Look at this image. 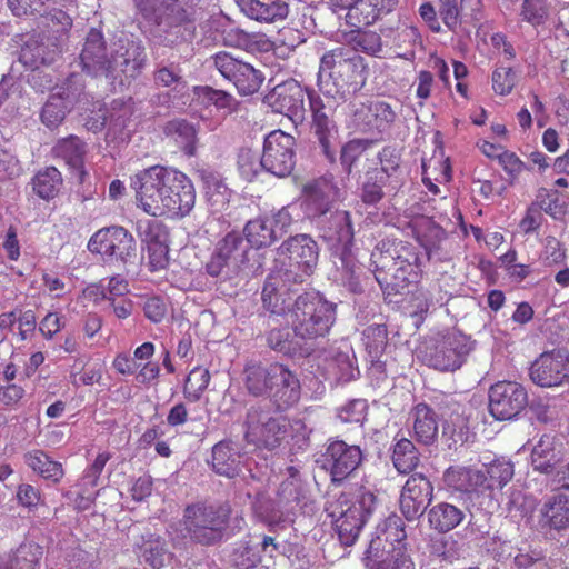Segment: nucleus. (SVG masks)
<instances>
[{
  "mask_svg": "<svg viewBox=\"0 0 569 569\" xmlns=\"http://www.w3.org/2000/svg\"><path fill=\"white\" fill-rule=\"evenodd\" d=\"M138 208L147 214L180 220L196 204V189L182 171L160 164L151 166L131 177Z\"/></svg>",
  "mask_w": 569,
  "mask_h": 569,
  "instance_id": "obj_1",
  "label": "nucleus"
},
{
  "mask_svg": "<svg viewBox=\"0 0 569 569\" xmlns=\"http://www.w3.org/2000/svg\"><path fill=\"white\" fill-rule=\"evenodd\" d=\"M422 253L417 246L397 239H383L371 252L373 276L380 288L399 293L422 277Z\"/></svg>",
  "mask_w": 569,
  "mask_h": 569,
  "instance_id": "obj_2",
  "label": "nucleus"
},
{
  "mask_svg": "<svg viewBox=\"0 0 569 569\" xmlns=\"http://www.w3.org/2000/svg\"><path fill=\"white\" fill-rule=\"evenodd\" d=\"M337 318V306L320 296H299L291 309V328L307 347L329 336Z\"/></svg>",
  "mask_w": 569,
  "mask_h": 569,
  "instance_id": "obj_3",
  "label": "nucleus"
},
{
  "mask_svg": "<svg viewBox=\"0 0 569 569\" xmlns=\"http://www.w3.org/2000/svg\"><path fill=\"white\" fill-rule=\"evenodd\" d=\"M231 513L228 502L190 503L183 510L182 525L191 541L213 546L222 541Z\"/></svg>",
  "mask_w": 569,
  "mask_h": 569,
  "instance_id": "obj_4",
  "label": "nucleus"
},
{
  "mask_svg": "<svg viewBox=\"0 0 569 569\" xmlns=\"http://www.w3.org/2000/svg\"><path fill=\"white\" fill-rule=\"evenodd\" d=\"M319 73L327 74L337 93H356L367 80L365 59L350 49L337 47L327 51L320 59Z\"/></svg>",
  "mask_w": 569,
  "mask_h": 569,
  "instance_id": "obj_5",
  "label": "nucleus"
},
{
  "mask_svg": "<svg viewBox=\"0 0 569 569\" xmlns=\"http://www.w3.org/2000/svg\"><path fill=\"white\" fill-rule=\"evenodd\" d=\"M307 97L311 112V129L326 159L335 163L338 147L337 127L332 119L335 101L332 97H321L315 90H307Z\"/></svg>",
  "mask_w": 569,
  "mask_h": 569,
  "instance_id": "obj_6",
  "label": "nucleus"
},
{
  "mask_svg": "<svg viewBox=\"0 0 569 569\" xmlns=\"http://www.w3.org/2000/svg\"><path fill=\"white\" fill-rule=\"evenodd\" d=\"M88 250L100 254L106 261L127 263L136 257L133 236L122 226H110L97 230L88 241Z\"/></svg>",
  "mask_w": 569,
  "mask_h": 569,
  "instance_id": "obj_7",
  "label": "nucleus"
},
{
  "mask_svg": "<svg viewBox=\"0 0 569 569\" xmlns=\"http://www.w3.org/2000/svg\"><path fill=\"white\" fill-rule=\"evenodd\" d=\"M321 237L336 250H340L343 268L351 277L356 273L357 263L351 252L355 241V228L351 213L336 210L318 224Z\"/></svg>",
  "mask_w": 569,
  "mask_h": 569,
  "instance_id": "obj_8",
  "label": "nucleus"
},
{
  "mask_svg": "<svg viewBox=\"0 0 569 569\" xmlns=\"http://www.w3.org/2000/svg\"><path fill=\"white\" fill-rule=\"evenodd\" d=\"M244 427L247 442L274 449L287 436L288 420L284 417H271L259 407H251L247 412Z\"/></svg>",
  "mask_w": 569,
  "mask_h": 569,
  "instance_id": "obj_9",
  "label": "nucleus"
},
{
  "mask_svg": "<svg viewBox=\"0 0 569 569\" xmlns=\"http://www.w3.org/2000/svg\"><path fill=\"white\" fill-rule=\"evenodd\" d=\"M363 461V451L357 445L343 440H330L323 453V469L333 486H341L351 478Z\"/></svg>",
  "mask_w": 569,
  "mask_h": 569,
  "instance_id": "obj_10",
  "label": "nucleus"
},
{
  "mask_svg": "<svg viewBox=\"0 0 569 569\" xmlns=\"http://www.w3.org/2000/svg\"><path fill=\"white\" fill-rule=\"evenodd\" d=\"M471 343L462 333H448L437 340L425 353L427 365L439 371H455L466 361Z\"/></svg>",
  "mask_w": 569,
  "mask_h": 569,
  "instance_id": "obj_11",
  "label": "nucleus"
},
{
  "mask_svg": "<svg viewBox=\"0 0 569 569\" xmlns=\"http://www.w3.org/2000/svg\"><path fill=\"white\" fill-rule=\"evenodd\" d=\"M295 147L296 139L282 130L267 134L262 151L264 170L279 178L288 177L296 166Z\"/></svg>",
  "mask_w": 569,
  "mask_h": 569,
  "instance_id": "obj_12",
  "label": "nucleus"
},
{
  "mask_svg": "<svg viewBox=\"0 0 569 569\" xmlns=\"http://www.w3.org/2000/svg\"><path fill=\"white\" fill-rule=\"evenodd\" d=\"M528 402L526 389L518 382L498 381L489 389V412L496 420H509Z\"/></svg>",
  "mask_w": 569,
  "mask_h": 569,
  "instance_id": "obj_13",
  "label": "nucleus"
},
{
  "mask_svg": "<svg viewBox=\"0 0 569 569\" xmlns=\"http://www.w3.org/2000/svg\"><path fill=\"white\" fill-rule=\"evenodd\" d=\"M530 378L545 388L562 385L569 378V352L556 349L540 355L531 365Z\"/></svg>",
  "mask_w": 569,
  "mask_h": 569,
  "instance_id": "obj_14",
  "label": "nucleus"
},
{
  "mask_svg": "<svg viewBox=\"0 0 569 569\" xmlns=\"http://www.w3.org/2000/svg\"><path fill=\"white\" fill-rule=\"evenodd\" d=\"M433 498V486L422 473H412L402 487L399 505L408 521L419 519Z\"/></svg>",
  "mask_w": 569,
  "mask_h": 569,
  "instance_id": "obj_15",
  "label": "nucleus"
},
{
  "mask_svg": "<svg viewBox=\"0 0 569 569\" xmlns=\"http://www.w3.org/2000/svg\"><path fill=\"white\" fill-rule=\"evenodd\" d=\"M338 188L327 179H318L303 188L302 209L308 219L317 226L332 213Z\"/></svg>",
  "mask_w": 569,
  "mask_h": 569,
  "instance_id": "obj_16",
  "label": "nucleus"
},
{
  "mask_svg": "<svg viewBox=\"0 0 569 569\" xmlns=\"http://www.w3.org/2000/svg\"><path fill=\"white\" fill-rule=\"evenodd\" d=\"M305 90L293 79L277 84L264 98L266 103L277 113L291 120H302L305 117Z\"/></svg>",
  "mask_w": 569,
  "mask_h": 569,
  "instance_id": "obj_17",
  "label": "nucleus"
},
{
  "mask_svg": "<svg viewBox=\"0 0 569 569\" xmlns=\"http://www.w3.org/2000/svg\"><path fill=\"white\" fill-rule=\"evenodd\" d=\"M300 397L301 383L297 373L287 365L279 362L264 399H268L277 410L286 411L296 406Z\"/></svg>",
  "mask_w": 569,
  "mask_h": 569,
  "instance_id": "obj_18",
  "label": "nucleus"
},
{
  "mask_svg": "<svg viewBox=\"0 0 569 569\" xmlns=\"http://www.w3.org/2000/svg\"><path fill=\"white\" fill-rule=\"evenodd\" d=\"M244 253L246 248L241 234L237 231L228 232L216 243L210 259L204 264L206 272L211 277H219L229 264L242 263Z\"/></svg>",
  "mask_w": 569,
  "mask_h": 569,
  "instance_id": "obj_19",
  "label": "nucleus"
},
{
  "mask_svg": "<svg viewBox=\"0 0 569 569\" xmlns=\"http://www.w3.org/2000/svg\"><path fill=\"white\" fill-rule=\"evenodd\" d=\"M79 80L80 77L78 74H70L66 80L67 87H61L57 93L49 97L40 114L41 121L46 127L54 129L62 123L68 111L69 100L79 94L82 89V83H79V87L71 90V86L77 84Z\"/></svg>",
  "mask_w": 569,
  "mask_h": 569,
  "instance_id": "obj_20",
  "label": "nucleus"
},
{
  "mask_svg": "<svg viewBox=\"0 0 569 569\" xmlns=\"http://www.w3.org/2000/svg\"><path fill=\"white\" fill-rule=\"evenodd\" d=\"M381 538L371 539L365 557L368 569H415L406 548L393 547L381 551Z\"/></svg>",
  "mask_w": 569,
  "mask_h": 569,
  "instance_id": "obj_21",
  "label": "nucleus"
},
{
  "mask_svg": "<svg viewBox=\"0 0 569 569\" xmlns=\"http://www.w3.org/2000/svg\"><path fill=\"white\" fill-rule=\"evenodd\" d=\"M134 6L146 21L157 27H161L168 19H176L179 20L177 27L189 30L184 9L172 0H134Z\"/></svg>",
  "mask_w": 569,
  "mask_h": 569,
  "instance_id": "obj_22",
  "label": "nucleus"
},
{
  "mask_svg": "<svg viewBox=\"0 0 569 569\" xmlns=\"http://www.w3.org/2000/svg\"><path fill=\"white\" fill-rule=\"evenodd\" d=\"M146 63L144 47L140 41H120L118 49L110 58V71L108 73L121 72L126 78H136Z\"/></svg>",
  "mask_w": 569,
  "mask_h": 569,
  "instance_id": "obj_23",
  "label": "nucleus"
},
{
  "mask_svg": "<svg viewBox=\"0 0 569 569\" xmlns=\"http://www.w3.org/2000/svg\"><path fill=\"white\" fill-rule=\"evenodd\" d=\"M279 362L247 361L241 372L246 392L252 398H266Z\"/></svg>",
  "mask_w": 569,
  "mask_h": 569,
  "instance_id": "obj_24",
  "label": "nucleus"
},
{
  "mask_svg": "<svg viewBox=\"0 0 569 569\" xmlns=\"http://www.w3.org/2000/svg\"><path fill=\"white\" fill-rule=\"evenodd\" d=\"M479 471L482 476L480 479L481 496L493 499L497 492H500L513 478L515 467L511 461L498 458L483 465Z\"/></svg>",
  "mask_w": 569,
  "mask_h": 569,
  "instance_id": "obj_25",
  "label": "nucleus"
},
{
  "mask_svg": "<svg viewBox=\"0 0 569 569\" xmlns=\"http://www.w3.org/2000/svg\"><path fill=\"white\" fill-rule=\"evenodd\" d=\"M288 254L291 266H297L302 272L309 274L318 261L317 243L306 234L291 237L281 246Z\"/></svg>",
  "mask_w": 569,
  "mask_h": 569,
  "instance_id": "obj_26",
  "label": "nucleus"
},
{
  "mask_svg": "<svg viewBox=\"0 0 569 569\" xmlns=\"http://www.w3.org/2000/svg\"><path fill=\"white\" fill-rule=\"evenodd\" d=\"M80 60L83 70L88 73H98L110 71V59L107 57L106 42L103 34L97 30L91 29L86 38L83 49L80 53Z\"/></svg>",
  "mask_w": 569,
  "mask_h": 569,
  "instance_id": "obj_27",
  "label": "nucleus"
},
{
  "mask_svg": "<svg viewBox=\"0 0 569 569\" xmlns=\"http://www.w3.org/2000/svg\"><path fill=\"white\" fill-rule=\"evenodd\" d=\"M539 522L542 528L563 530L569 527V493L560 489L541 507Z\"/></svg>",
  "mask_w": 569,
  "mask_h": 569,
  "instance_id": "obj_28",
  "label": "nucleus"
},
{
  "mask_svg": "<svg viewBox=\"0 0 569 569\" xmlns=\"http://www.w3.org/2000/svg\"><path fill=\"white\" fill-rule=\"evenodd\" d=\"M481 477L479 469L451 466L443 473V482L452 491L479 497L481 496Z\"/></svg>",
  "mask_w": 569,
  "mask_h": 569,
  "instance_id": "obj_29",
  "label": "nucleus"
},
{
  "mask_svg": "<svg viewBox=\"0 0 569 569\" xmlns=\"http://www.w3.org/2000/svg\"><path fill=\"white\" fill-rule=\"evenodd\" d=\"M309 497L301 478H287L279 485L276 503L282 512H295L308 507Z\"/></svg>",
  "mask_w": 569,
  "mask_h": 569,
  "instance_id": "obj_30",
  "label": "nucleus"
},
{
  "mask_svg": "<svg viewBox=\"0 0 569 569\" xmlns=\"http://www.w3.org/2000/svg\"><path fill=\"white\" fill-rule=\"evenodd\" d=\"M415 439L423 445H432L438 439L439 423L435 410L426 402L417 403L411 410Z\"/></svg>",
  "mask_w": 569,
  "mask_h": 569,
  "instance_id": "obj_31",
  "label": "nucleus"
},
{
  "mask_svg": "<svg viewBox=\"0 0 569 569\" xmlns=\"http://www.w3.org/2000/svg\"><path fill=\"white\" fill-rule=\"evenodd\" d=\"M241 10L260 22H276L288 17L289 6L282 0H239Z\"/></svg>",
  "mask_w": 569,
  "mask_h": 569,
  "instance_id": "obj_32",
  "label": "nucleus"
},
{
  "mask_svg": "<svg viewBox=\"0 0 569 569\" xmlns=\"http://www.w3.org/2000/svg\"><path fill=\"white\" fill-rule=\"evenodd\" d=\"M23 460L34 473L52 485L60 483L66 475L62 463L53 460L41 449L27 451Z\"/></svg>",
  "mask_w": 569,
  "mask_h": 569,
  "instance_id": "obj_33",
  "label": "nucleus"
},
{
  "mask_svg": "<svg viewBox=\"0 0 569 569\" xmlns=\"http://www.w3.org/2000/svg\"><path fill=\"white\" fill-rule=\"evenodd\" d=\"M163 134L170 139L187 157L197 152L198 131L186 119H173L163 126Z\"/></svg>",
  "mask_w": 569,
  "mask_h": 569,
  "instance_id": "obj_34",
  "label": "nucleus"
},
{
  "mask_svg": "<svg viewBox=\"0 0 569 569\" xmlns=\"http://www.w3.org/2000/svg\"><path fill=\"white\" fill-rule=\"evenodd\" d=\"M211 467L216 473L227 478L240 472V453L231 440L219 441L212 447Z\"/></svg>",
  "mask_w": 569,
  "mask_h": 569,
  "instance_id": "obj_35",
  "label": "nucleus"
},
{
  "mask_svg": "<svg viewBox=\"0 0 569 569\" xmlns=\"http://www.w3.org/2000/svg\"><path fill=\"white\" fill-rule=\"evenodd\" d=\"M366 522V512L361 507L350 506L335 520V528L340 542L352 546Z\"/></svg>",
  "mask_w": 569,
  "mask_h": 569,
  "instance_id": "obj_36",
  "label": "nucleus"
},
{
  "mask_svg": "<svg viewBox=\"0 0 569 569\" xmlns=\"http://www.w3.org/2000/svg\"><path fill=\"white\" fill-rule=\"evenodd\" d=\"M431 529L439 533H446L457 528L466 515L459 507L449 502H438L427 512Z\"/></svg>",
  "mask_w": 569,
  "mask_h": 569,
  "instance_id": "obj_37",
  "label": "nucleus"
},
{
  "mask_svg": "<svg viewBox=\"0 0 569 569\" xmlns=\"http://www.w3.org/2000/svg\"><path fill=\"white\" fill-rule=\"evenodd\" d=\"M268 346L286 356L307 357L311 353V348L307 347L302 340L291 333L288 328L272 329L267 333Z\"/></svg>",
  "mask_w": 569,
  "mask_h": 569,
  "instance_id": "obj_38",
  "label": "nucleus"
},
{
  "mask_svg": "<svg viewBox=\"0 0 569 569\" xmlns=\"http://www.w3.org/2000/svg\"><path fill=\"white\" fill-rule=\"evenodd\" d=\"M243 236L250 247L254 249L270 247L279 239L277 229L272 227L270 219L266 216L249 220L243 227Z\"/></svg>",
  "mask_w": 569,
  "mask_h": 569,
  "instance_id": "obj_39",
  "label": "nucleus"
},
{
  "mask_svg": "<svg viewBox=\"0 0 569 569\" xmlns=\"http://www.w3.org/2000/svg\"><path fill=\"white\" fill-rule=\"evenodd\" d=\"M62 183V174L53 166L38 170L30 182L33 192L46 201H50L59 194Z\"/></svg>",
  "mask_w": 569,
  "mask_h": 569,
  "instance_id": "obj_40",
  "label": "nucleus"
},
{
  "mask_svg": "<svg viewBox=\"0 0 569 569\" xmlns=\"http://www.w3.org/2000/svg\"><path fill=\"white\" fill-rule=\"evenodd\" d=\"M559 460L556 438L550 435H542L531 452L532 467L540 472L550 473Z\"/></svg>",
  "mask_w": 569,
  "mask_h": 569,
  "instance_id": "obj_41",
  "label": "nucleus"
},
{
  "mask_svg": "<svg viewBox=\"0 0 569 569\" xmlns=\"http://www.w3.org/2000/svg\"><path fill=\"white\" fill-rule=\"evenodd\" d=\"M201 180L207 199L213 210L221 211L226 209L230 202L231 190L222 178L213 171L203 170L201 172Z\"/></svg>",
  "mask_w": 569,
  "mask_h": 569,
  "instance_id": "obj_42",
  "label": "nucleus"
},
{
  "mask_svg": "<svg viewBox=\"0 0 569 569\" xmlns=\"http://www.w3.org/2000/svg\"><path fill=\"white\" fill-rule=\"evenodd\" d=\"M282 278L279 273L269 274L262 288L263 307L273 315H283L290 306L291 298H286L280 292Z\"/></svg>",
  "mask_w": 569,
  "mask_h": 569,
  "instance_id": "obj_43",
  "label": "nucleus"
},
{
  "mask_svg": "<svg viewBox=\"0 0 569 569\" xmlns=\"http://www.w3.org/2000/svg\"><path fill=\"white\" fill-rule=\"evenodd\" d=\"M196 98L204 106H214L223 113H231L237 109L238 102L232 94L224 90L213 89L210 86L193 87Z\"/></svg>",
  "mask_w": 569,
  "mask_h": 569,
  "instance_id": "obj_44",
  "label": "nucleus"
},
{
  "mask_svg": "<svg viewBox=\"0 0 569 569\" xmlns=\"http://www.w3.org/2000/svg\"><path fill=\"white\" fill-rule=\"evenodd\" d=\"M382 16L380 8L371 0H357V3L346 13V22L353 28L368 27L377 22Z\"/></svg>",
  "mask_w": 569,
  "mask_h": 569,
  "instance_id": "obj_45",
  "label": "nucleus"
},
{
  "mask_svg": "<svg viewBox=\"0 0 569 569\" xmlns=\"http://www.w3.org/2000/svg\"><path fill=\"white\" fill-rule=\"evenodd\" d=\"M392 462L400 473H410L419 463V452L413 442L407 438L399 439L392 450Z\"/></svg>",
  "mask_w": 569,
  "mask_h": 569,
  "instance_id": "obj_46",
  "label": "nucleus"
},
{
  "mask_svg": "<svg viewBox=\"0 0 569 569\" xmlns=\"http://www.w3.org/2000/svg\"><path fill=\"white\" fill-rule=\"evenodd\" d=\"M52 153L56 158L64 160L68 166L80 168L86 153L84 143L77 136H69L54 144Z\"/></svg>",
  "mask_w": 569,
  "mask_h": 569,
  "instance_id": "obj_47",
  "label": "nucleus"
},
{
  "mask_svg": "<svg viewBox=\"0 0 569 569\" xmlns=\"http://www.w3.org/2000/svg\"><path fill=\"white\" fill-rule=\"evenodd\" d=\"M376 538L382 539L381 551L388 550L387 547H390L389 549H393V547L405 548L403 542L407 538V533L403 520L396 513L390 515L385 519L381 527H379V533Z\"/></svg>",
  "mask_w": 569,
  "mask_h": 569,
  "instance_id": "obj_48",
  "label": "nucleus"
},
{
  "mask_svg": "<svg viewBox=\"0 0 569 569\" xmlns=\"http://www.w3.org/2000/svg\"><path fill=\"white\" fill-rule=\"evenodd\" d=\"M436 407L443 420V428L455 430L466 425L465 408L450 395H442L437 398Z\"/></svg>",
  "mask_w": 569,
  "mask_h": 569,
  "instance_id": "obj_49",
  "label": "nucleus"
},
{
  "mask_svg": "<svg viewBox=\"0 0 569 569\" xmlns=\"http://www.w3.org/2000/svg\"><path fill=\"white\" fill-rule=\"evenodd\" d=\"M211 381L210 371L201 366L194 367L187 376L182 392L183 397L189 402H198Z\"/></svg>",
  "mask_w": 569,
  "mask_h": 569,
  "instance_id": "obj_50",
  "label": "nucleus"
},
{
  "mask_svg": "<svg viewBox=\"0 0 569 569\" xmlns=\"http://www.w3.org/2000/svg\"><path fill=\"white\" fill-rule=\"evenodd\" d=\"M383 188L390 190L388 177L382 171H368L361 187V201L375 206L385 197Z\"/></svg>",
  "mask_w": 569,
  "mask_h": 569,
  "instance_id": "obj_51",
  "label": "nucleus"
},
{
  "mask_svg": "<svg viewBox=\"0 0 569 569\" xmlns=\"http://www.w3.org/2000/svg\"><path fill=\"white\" fill-rule=\"evenodd\" d=\"M379 161L381 167L379 169H373L372 171H382L388 177L390 191L398 190L402 184V179L399 172V152L392 147H385L379 152Z\"/></svg>",
  "mask_w": 569,
  "mask_h": 569,
  "instance_id": "obj_52",
  "label": "nucleus"
},
{
  "mask_svg": "<svg viewBox=\"0 0 569 569\" xmlns=\"http://www.w3.org/2000/svg\"><path fill=\"white\" fill-rule=\"evenodd\" d=\"M238 172L240 177L247 181L252 182L259 173L264 170V161L262 154L259 156L256 151L244 148L238 153Z\"/></svg>",
  "mask_w": 569,
  "mask_h": 569,
  "instance_id": "obj_53",
  "label": "nucleus"
},
{
  "mask_svg": "<svg viewBox=\"0 0 569 569\" xmlns=\"http://www.w3.org/2000/svg\"><path fill=\"white\" fill-rule=\"evenodd\" d=\"M137 231L146 246L167 243L169 241V230L160 220L148 219L139 221Z\"/></svg>",
  "mask_w": 569,
  "mask_h": 569,
  "instance_id": "obj_54",
  "label": "nucleus"
},
{
  "mask_svg": "<svg viewBox=\"0 0 569 569\" xmlns=\"http://www.w3.org/2000/svg\"><path fill=\"white\" fill-rule=\"evenodd\" d=\"M264 77L262 72L246 62L244 68L240 69L232 83L240 94L249 96L256 93L260 89Z\"/></svg>",
  "mask_w": 569,
  "mask_h": 569,
  "instance_id": "obj_55",
  "label": "nucleus"
},
{
  "mask_svg": "<svg viewBox=\"0 0 569 569\" xmlns=\"http://www.w3.org/2000/svg\"><path fill=\"white\" fill-rule=\"evenodd\" d=\"M42 548L38 545L21 546L10 560L9 569H39Z\"/></svg>",
  "mask_w": 569,
  "mask_h": 569,
  "instance_id": "obj_56",
  "label": "nucleus"
},
{
  "mask_svg": "<svg viewBox=\"0 0 569 569\" xmlns=\"http://www.w3.org/2000/svg\"><path fill=\"white\" fill-rule=\"evenodd\" d=\"M350 44L355 51L377 57L382 51V40L375 31H357L351 34Z\"/></svg>",
  "mask_w": 569,
  "mask_h": 569,
  "instance_id": "obj_57",
  "label": "nucleus"
},
{
  "mask_svg": "<svg viewBox=\"0 0 569 569\" xmlns=\"http://www.w3.org/2000/svg\"><path fill=\"white\" fill-rule=\"evenodd\" d=\"M371 142L366 139H352L341 148L340 162L343 169L350 173L353 166L370 147Z\"/></svg>",
  "mask_w": 569,
  "mask_h": 569,
  "instance_id": "obj_58",
  "label": "nucleus"
},
{
  "mask_svg": "<svg viewBox=\"0 0 569 569\" xmlns=\"http://www.w3.org/2000/svg\"><path fill=\"white\" fill-rule=\"evenodd\" d=\"M110 459L111 453L108 451L98 453L93 462L84 469L78 486L80 488L94 489L98 486L100 476Z\"/></svg>",
  "mask_w": 569,
  "mask_h": 569,
  "instance_id": "obj_59",
  "label": "nucleus"
},
{
  "mask_svg": "<svg viewBox=\"0 0 569 569\" xmlns=\"http://www.w3.org/2000/svg\"><path fill=\"white\" fill-rule=\"evenodd\" d=\"M520 14L523 21L538 27L546 22L549 8L546 0H523Z\"/></svg>",
  "mask_w": 569,
  "mask_h": 569,
  "instance_id": "obj_60",
  "label": "nucleus"
},
{
  "mask_svg": "<svg viewBox=\"0 0 569 569\" xmlns=\"http://www.w3.org/2000/svg\"><path fill=\"white\" fill-rule=\"evenodd\" d=\"M213 64L220 74L233 82L241 68H244V63L241 60L236 59L232 54L226 51L217 52L212 56Z\"/></svg>",
  "mask_w": 569,
  "mask_h": 569,
  "instance_id": "obj_61",
  "label": "nucleus"
},
{
  "mask_svg": "<svg viewBox=\"0 0 569 569\" xmlns=\"http://www.w3.org/2000/svg\"><path fill=\"white\" fill-rule=\"evenodd\" d=\"M184 19L187 20L189 26V30L184 31L182 28L180 29L176 24H178L179 20L168 19L161 27H163V31L166 32V42L170 46L181 43L183 41L191 40L194 34V26L191 19H189L187 11L184 10Z\"/></svg>",
  "mask_w": 569,
  "mask_h": 569,
  "instance_id": "obj_62",
  "label": "nucleus"
},
{
  "mask_svg": "<svg viewBox=\"0 0 569 569\" xmlns=\"http://www.w3.org/2000/svg\"><path fill=\"white\" fill-rule=\"evenodd\" d=\"M44 46L38 41H28L20 51V61L32 69L46 64Z\"/></svg>",
  "mask_w": 569,
  "mask_h": 569,
  "instance_id": "obj_63",
  "label": "nucleus"
},
{
  "mask_svg": "<svg viewBox=\"0 0 569 569\" xmlns=\"http://www.w3.org/2000/svg\"><path fill=\"white\" fill-rule=\"evenodd\" d=\"M516 74L509 67L496 68L492 72V89L497 94L507 96L515 87Z\"/></svg>",
  "mask_w": 569,
  "mask_h": 569,
  "instance_id": "obj_64",
  "label": "nucleus"
}]
</instances>
